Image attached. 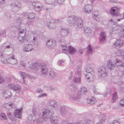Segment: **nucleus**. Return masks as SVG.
<instances>
[{
    "label": "nucleus",
    "mask_w": 124,
    "mask_h": 124,
    "mask_svg": "<svg viewBox=\"0 0 124 124\" xmlns=\"http://www.w3.org/2000/svg\"><path fill=\"white\" fill-rule=\"evenodd\" d=\"M54 113L53 111L51 110L48 109H44L42 110V116L45 121H46L49 118L51 123H57L58 121V118L57 116H52V115Z\"/></svg>",
    "instance_id": "1"
},
{
    "label": "nucleus",
    "mask_w": 124,
    "mask_h": 124,
    "mask_svg": "<svg viewBox=\"0 0 124 124\" xmlns=\"http://www.w3.org/2000/svg\"><path fill=\"white\" fill-rule=\"evenodd\" d=\"M98 75L99 78L105 80L108 73V70L105 66H101L98 69Z\"/></svg>",
    "instance_id": "2"
},
{
    "label": "nucleus",
    "mask_w": 124,
    "mask_h": 124,
    "mask_svg": "<svg viewBox=\"0 0 124 124\" xmlns=\"http://www.w3.org/2000/svg\"><path fill=\"white\" fill-rule=\"evenodd\" d=\"M38 37V34L37 33L29 32L27 34L26 38L28 40L34 43L35 44H37V43Z\"/></svg>",
    "instance_id": "3"
},
{
    "label": "nucleus",
    "mask_w": 124,
    "mask_h": 124,
    "mask_svg": "<svg viewBox=\"0 0 124 124\" xmlns=\"http://www.w3.org/2000/svg\"><path fill=\"white\" fill-rule=\"evenodd\" d=\"M32 112L33 113L29 115L28 117L27 122L29 123H33L36 119V116L39 114L38 110L35 108L33 109Z\"/></svg>",
    "instance_id": "4"
},
{
    "label": "nucleus",
    "mask_w": 124,
    "mask_h": 124,
    "mask_svg": "<svg viewBox=\"0 0 124 124\" xmlns=\"http://www.w3.org/2000/svg\"><path fill=\"white\" fill-rule=\"evenodd\" d=\"M1 61L2 63H7L15 64L17 63V60L15 58V56L14 55H12L8 59L5 60H4L3 57H1Z\"/></svg>",
    "instance_id": "5"
},
{
    "label": "nucleus",
    "mask_w": 124,
    "mask_h": 124,
    "mask_svg": "<svg viewBox=\"0 0 124 124\" xmlns=\"http://www.w3.org/2000/svg\"><path fill=\"white\" fill-rule=\"evenodd\" d=\"M69 96L70 99L72 101H78L81 98L80 95L77 91L69 93Z\"/></svg>",
    "instance_id": "6"
},
{
    "label": "nucleus",
    "mask_w": 124,
    "mask_h": 124,
    "mask_svg": "<svg viewBox=\"0 0 124 124\" xmlns=\"http://www.w3.org/2000/svg\"><path fill=\"white\" fill-rule=\"evenodd\" d=\"M50 106L54 109L56 111L59 110L60 105L57 104V102L54 100H50L48 101Z\"/></svg>",
    "instance_id": "7"
},
{
    "label": "nucleus",
    "mask_w": 124,
    "mask_h": 124,
    "mask_svg": "<svg viewBox=\"0 0 124 124\" xmlns=\"http://www.w3.org/2000/svg\"><path fill=\"white\" fill-rule=\"evenodd\" d=\"M32 5L34 7V10L37 12L41 11L43 8V6L42 3L37 1L33 2Z\"/></svg>",
    "instance_id": "8"
},
{
    "label": "nucleus",
    "mask_w": 124,
    "mask_h": 124,
    "mask_svg": "<svg viewBox=\"0 0 124 124\" xmlns=\"http://www.w3.org/2000/svg\"><path fill=\"white\" fill-rule=\"evenodd\" d=\"M7 87L8 89L12 90L17 93H20L21 91V87L19 85L10 84L8 85Z\"/></svg>",
    "instance_id": "9"
},
{
    "label": "nucleus",
    "mask_w": 124,
    "mask_h": 124,
    "mask_svg": "<svg viewBox=\"0 0 124 124\" xmlns=\"http://www.w3.org/2000/svg\"><path fill=\"white\" fill-rule=\"evenodd\" d=\"M46 3L56 5L57 3L59 4H63L65 0H44Z\"/></svg>",
    "instance_id": "10"
},
{
    "label": "nucleus",
    "mask_w": 124,
    "mask_h": 124,
    "mask_svg": "<svg viewBox=\"0 0 124 124\" xmlns=\"http://www.w3.org/2000/svg\"><path fill=\"white\" fill-rule=\"evenodd\" d=\"M92 5L90 4H87L85 5L83 8V12L86 14L90 13L93 9Z\"/></svg>",
    "instance_id": "11"
},
{
    "label": "nucleus",
    "mask_w": 124,
    "mask_h": 124,
    "mask_svg": "<svg viewBox=\"0 0 124 124\" xmlns=\"http://www.w3.org/2000/svg\"><path fill=\"white\" fill-rule=\"evenodd\" d=\"M56 42L54 40H49L46 43V46L49 48H53L56 45Z\"/></svg>",
    "instance_id": "12"
},
{
    "label": "nucleus",
    "mask_w": 124,
    "mask_h": 124,
    "mask_svg": "<svg viewBox=\"0 0 124 124\" xmlns=\"http://www.w3.org/2000/svg\"><path fill=\"white\" fill-rule=\"evenodd\" d=\"M77 19V17H75L73 16H69L68 20L69 25L70 26L74 25Z\"/></svg>",
    "instance_id": "13"
},
{
    "label": "nucleus",
    "mask_w": 124,
    "mask_h": 124,
    "mask_svg": "<svg viewBox=\"0 0 124 124\" xmlns=\"http://www.w3.org/2000/svg\"><path fill=\"white\" fill-rule=\"evenodd\" d=\"M86 78L88 81H93L94 78V72H91L84 74Z\"/></svg>",
    "instance_id": "14"
},
{
    "label": "nucleus",
    "mask_w": 124,
    "mask_h": 124,
    "mask_svg": "<svg viewBox=\"0 0 124 124\" xmlns=\"http://www.w3.org/2000/svg\"><path fill=\"white\" fill-rule=\"evenodd\" d=\"M69 32L68 29L65 28H62L60 31V35H59L58 36L65 37L67 35Z\"/></svg>",
    "instance_id": "15"
},
{
    "label": "nucleus",
    "mask_w": 124,
    "mask_h": 124,
    "mask_svg": "<svg viewBox=\"0 0 124 124\" xmlns=\"http://www.w3.org/2000/svg\"><path fill=\"white\" fill-rule=\"evenodd\" d=\"M123 40L120 39H118L116 40V42L113 43V46L116 48H119L123 46Z\"/></svg>",
    "instance_id": "16"
},
{
    "label": "nucleus",
    "mask_w": 124,
    "mask_h": 124,
    "mask_svg": "<svg viewBox=\"0 0 124 124\" xmlns=\"http://www.w3.org/2000/svg\"><path fill=\"white\" fill-rule=\"evenodd\" d=\"M33 50L32 45L31 44H28L25 45L23 48L24 52H28L32 51Z\"/></svg>",
    "instance_id": "17"
},
{
    "label": "nucleus",
    "mask_w": 124,
    "mask_h": 124,
    "mask_svg": "<svg viewBox=\"0 0 124 124\" xmlns=\"http://www.w3.org/2000/svg\"><path fill=\"white\" fill-rule=\"evenodd\" d=\"M28 21V25L30 24V23H29L30 22L33 21L35 18V15L33 13H29L27 16V17Z\"/></svg>",
    "instance_id": "18"
},
{
    "label": "nucleus",
    "mask_w": 124,
    "mask_h": 124,
    "mask_svg": "<svg viewBox=\"0 0 124 124\" xmlns=\"http://www.w3.org/2000/svg\"><path fill=\"white\" fill-rule=\"evenodd\" d=\"M106 33L105 32H101L99 37V40L100 42L103 43L106 39Z\"/></svg>",
    "instance_id": "19"
},
{
    "label": "nucleus",
    "mask_w": 124,
    "mask_h": 124,
    "mask_svg": "<svg viewBox=\"0 0 124 124\" xmlns=\"http://www.w3.org/2000/svg\"><path fill=\"white\" fill-rule=\"evenodd\" d=\"M13 48V46L10 43L8 42H6L5 44L2 45L1 46L2 50L3 51L4 49H10V48Z\"/></svg>",
    "instance_id": "20"
},
{
    "label": "nucleus",
    "mask_w": 124,
    "mask_h": 124,
    "mask_svg": "<svg viewBox=\"0 0 124 124\" xmlns=\"http://www.w3.org/2000/svg\"><path fill=\"white\" fill-rule=\"evenodd\" d=\"M107 66L108 69L112 70L115 68V65L114 63L112 62L111 60H109L107 62Z\"/></svg>",
    "instance_id": "21"
},
{
    "label": "nucleus",
    "mask_w": 124,
    "mask_h": 124,
    "mask_svg": "<svg viewBox=\"0 0 124 124\" xmlns=\"http://www.w3.org/2000/svg\"><path fill=\"white\" fill-rule=\"evenodd\" d=\"M19 74L21 75L22 78V80L21 81V82L22 83L25 84V77H24V75H25L29 78H31V76L28 74H26L25 73L21 71L19 72Z\"/></svg>",
    "instance_id": "22"
},
{
    "label": "nucleus",
    "mask_w": 124,
    "mask_h": 124,
    "mask_svg": "<svg viewBox=\"0 0 124 124\" xmlns=\"http://www.w3.org/2000/svg\"><path fill=\"white\" fill-rule=\"evenodd\" d=\"M22 108L16 110L15 112L14 113V116L16 118H20L21 117V110Z\"/></svg>",
    "instance_id": "23"
},
{
    "label": "nucleus",
    "mask_w": 124,
    "mask_h": 124,
    "mask_svg": "<svg viewBox=\"0 0 124 124\" xmlns=\"http://www.w3.org/2000/svg\"><path fill=\"white\" fill-rule=\"evenodd\" d=\"M12 94L11 92L8 90H6L3 93V95L5 98H10L12 96Z\"/></svg>",
    "instance_id": "24"
},
{
    "label": "nucleus",
    "mask_w": 124,
    "mask_h": 124,
    "mask_svg": "<svg viewBox=\"0 0 124 124\" xmlns=\"http://www.w3.org/2000/svg\"><path fill=\"white\" fill-rule=\"evenodd\" d=\"M60 113L62 116H65L67 113V111L66 110V107L63 105L61 106L60 108Z\"/></svg>",
    "instance_id": "25"
},
{
    "label": "nucleus",
    "mask_w": 124,
    "mask_h": 124,
    "mask_svg": "<svg viewBox=\"0 0 124 124\" xmlns=\"http://www.w3.org/2000/svg\"><path fill=\"white\" fill-rule=\"evenodd\" d=\"M116 8H112L110 9V12L111 15L113 16H117L118 15V13L116 10Z\"/></svg>",
    "instance_id": "26"
},
{
    "label": "nucleus",
    "mask_w": 124,
    "mask_h": 124,
    "mask_svg": "<svg viewBox=\"0 0 124 124\" xmlns=\"http://www.w3.org/2000/svg\"><path fill=\"white\" fill-rule=\"evenodd\" d=\"M69 93L76 91L77 88L74 85H70L68 86Z\"/></svg>",
    "instance_id": "27"
},
{
    "label": "nucleus",
    "mask_w": 124,
    "mask_h": 124,
    "mask_svg": "<svg viewBox=\"0 0 124 124\" xmlns=\"http://www.w3.org/2000/svg\"><path fill=\"white\" fill-rule=\"evenodd\" d=\"M76 24L78 27L80 28H81L83 26V22L82 20L80 18L77 17V19L76 20Z\"/></svg>",
    "instance_id": "28"
},
{
    "label": "nucleus",
    "mask_w": 124,
    "mask_h": 124,
    "mask_svg": "<svg viewBox=\"0 0 124 124\" xmlns=\"http://www.w3.org/2000/svg\"><path fill=\"white\" fill-rule=\"evenodd\" d=\"M87 101L88 103L93 104H94L96 102V101L95 98L94 97L90 96L88 98Z\"/></svg>",
    "instance_id": "29"
},
{
    "label": "nucleus",
    "mask_w": 124,
    "mask_h": 124,
    "mask_svg": "<svg viewBox=\"0 0 124 124\" xmlns=\"http://www.w3.org/2000/svg\"><path fill=\"white\" fill-rule=\"evenodd\" d=\"M14 104L11 102H9L7 103H5L3 105V106L9 110L11 108L14 106Z\"/></svg>",
    "instance_id": "30"
},
{
    "label": "nucleus",
    "mask_w": 124,
    "mask_h": 124,
    "mask_svg": "<svg viewBox=\"0 0 124 124\" xmlns=\"http://www.w3.org/2000/svg\"><path fill=\"white\" fill-rule=\"evenodd\" d=\"M121 60L122 61L118 59H116L115 60V62L117 67H123L124 66L123 62H124L122 60V59Z\"/></svg>",
    "instance_id": "31"
},
{
    "label": "nucleus",
    "mask_w": 124,
    "mask_h": 124,
    "mask_svg": "<svg viewBox=\"0 0 124 124\" xmlns=\"http://www.w3.org/2000/svg\"><path fill=\"white\" fill-rule=\"evenodd\" d=\"M68 51L70 54L73 55L76 52V50L75 48L70 46L68 47Z\"/></svg>",
    "instance_id": "32"
},
{
    "label": "nucleus",
    "mask_w": 124,
    "mask_h": 124,
    "mask_svg": "<svg viewBox=\"0 0 124 124\" xmlns=\"http://www.w3.org/2000/svg\"><path fill=\"white\" fill-rule=\"evenodd\" d=\"M25 33L23 34V35H19L18 37L19 40L22 43L24 42L25 40Z\"/></svg>",
    "instance_id": "33"
},
{
    "label": "nucleus",
    "mask_w": 124,
    "mask_h": 124,
    "mask_svg": "<svg viewBox=\"0 0 124 124\" xmlns=\"http://www.w3.org/2000/svg\"><path fill=\"white\" fill-rule=\"evenodd\" d=\"M41 70L42 74L44 75H46L47 74L48 71V69L45 66L41 67Z\"/></svg>",
    "instance_id": "34"
},
{
    "label": "nucleus",
    "mask_w": 124,
    "mask_h": 124,
    "mask_svg": "<svg viewBox=\"0 0 124 124\" xmlns=\"http://www.w3.org/2000/svg\"><path fill=\"white\" fill-rule=\"evenodd\" d=\"M47 25L49 28L54 29L55 27V24L54 23H50L47 21Z\"/></svg>",
    "instance_id": "35"
},
{
    "label": "nucleus",
    "mask_w": 124,
    "mask_h": 124,
    "mask_svg": "<svg viewBox=\"0 0 124 124\" xmlns=\"http://www.w3.org/2000/svg\"><path fill=\"white\" fill-rule=\"evenodd\" d=\"M94 72L93 68L90 67H87L86 68L84 72V74Z\"/></svg>",
    "instance_id": "36"
},
{
    "label": "nucleus",
    "mask_w": 124,
    "mask_h": 124,
    "mask_svg": "<svg viewBox=\"0 0 124 124\" xmlns=\"http://www.w3.org/2000/svg\"><path fill=\"white\" fill-rule=\"evenodd\" d=\"M86 52L88 54H91L93 52V50L91 46L89 45L86 48Z\"/></svg>",
    "instance_id": "37"
},
{
    "label": "nucleus",
    "mask_w": 124,
    "mask_h": 124,
    "mask_svg": "<svg viewBox=\"0 0 124 124\" xmlns=\"http://www.w3.org/2000/svg\"><path fill=\"white\" fill-rule=\"evenodd\" d=\"M15 7L14 8V9H16V10H14L15 12H16L19 10V8L21 7L20 4L18 2H16L14 4Z\"/></svg>",
    "instance_id": "38"
},
{
    "label": "nucleus",
    "mask_w": 124,
    "mask_h": 124,
    "mask_svg": "<svg viewBox=\"0 0 124 124\" xmlns=\"http://www.w3.org/2000/svg\"><path fill=\"white\" fill-rule=\"evenodd\" d=\"M87 92V90L85 87L83 86L81 87L80 92L81 94L85 95Z\"/></svg>",
    "instance_id": "39"
},
{
    "label": "nucleus",
    "mask_w": 124,
    "mask_h": 124,
    "mask_svg": "<svg viewBox=\"0 0 124 124\" xmlns=\"http://www.w3.org/2000/svg\"><path fill=\"white\" fill-rule=\"evenodd\" d=\"M57 39L59 42L61 44L62 46L66 43L65 41L62 38H61L60 37L58 36Z\"/></svg>",
    "instance_id": "40"
},
{
    "label": "nucleus",
    "mask_w": 124,
    "mask_h": 124,
    "mask_svg": "<svg viewBox=\"0 0 124 124\" xmlns=\"http://www.w3.org/2000/svg\"><path fill=\"white\" fill-rule=\"evenodd\" d=\"M124 53V51L122 50L119 49L117 50L116 52V55L118 56L122 55Z\"/></svg>",
    "instance_id": "41"
},
{
    "label": "nucleus",
    "mask_w": 124,
    "mask_h": 124,
    "mask_svg": "<svg viewBox=\"0 0 124 124\" xmlns=\"http://www.w3.org/2000/svg\"><path fill=\"white\" fill-rule=\"evenodd\" d=\"M106 118L105 116H101L99 121L97 123V124H101L103 123L106 120Z\"/></svg>",
    "instance_id": "42"
},
{
    "label": "nucleus",
    "mask_w": 124,
    "mask_h": 124,
    "mask_svg": "<svg viewBox=\"0 0 124 124\" xmlns=\"http://www.w3.org/2000/svg\"><path fill=\"white\" fill-rule=\"evenodd\" d=\"M7 117L5 114L4 113L0 114V119L2 120H5L7 119Z\"/></svg>",
    "instance_id": "43"
},
{
    "label": "nucleus",
    "mask_w": 124,
    "mask_h": 124,
    "mask_svg": "<svg viewBox=\"0 0 124 124\" xmlns=\"http://www.w3.org/2000/svg\"><path fill=\"white\" fill-rule=\"evenodd\" d=\"M117 93L115 92L113 94V97L111 101L112 102H114L117 98Z\"/></svg>",
    "instance_id": "44"
},
{
    "label": "nucleus",
    "mask_w": 124,
    "mask_h": 124,
    "mask_svg": "<svg viewBox=\"0 0 124 124\" xmlns=\"http://www.w3.org/2000/svg\"><path fill=\"white\" fill-rule=\"evenodd\" d=\"M44 119L43 116L42 118H39L37 119V122L38 124H42L43 122Z\"/></svg>",
    "instance_id": "45"
},
{
    "label": "nucleus",
    "mask_w": 124,
    "mask_h": 124,
    "mask_svg": "<svg viewBox=\"0 0 124 124\" xmlns=\"http://www.w3.org/2000/svg\"><path fill=\"white\" fill-rule=\"evenodd\" d=\"M5 20H9L11 18L10 13H7L5 15Z\"/></svg>",
    "instance_id": "46"
},
{
    "label": "nucleus",
    "mask_w": 124,
    "mask_h": 124,
    "mask_svg": "<svg viewBox=\"0 0 124 124\" xmlns=\"http://www.w3.org/2000/svg\"><path fill=\"white\" fill-rule=\"evenodd\" d=\"M76 73L77 75H79L81 73V66H78L77 68Z\"/></svg>",
    "instance_id": "47"
},
{
    "label": "nucleus",
    "mask_w": 124,
    "mask_h": 124,
    "mask_svg": "<svg viewBox=\"0 0 124 124\" xmlns=\"http://www.w3.org/2000/svg\"><path fill=\"white\" fill-rule=\"evenodd\" d=\"M84 31L85 32L87 33H90L91 32V30L90 28L86 27L84 28Z\"/></svg>",
    "instance_id": "48"
},
{
    "label": "nucleus",
    "mask_w": 124,
    "mask_h": 124,
    "mask_svg": "<svg viewBox=\"0 0 124 124\" xmlns=\"http://www.w3.org/2000/svg\"><path fill=\"white\" fill-rule=\"evenodd\" d=\"M73 81L76 83H79L81 81V79L80 77L75 78L73 80Z\"/></svg>",
    "instance_id": "49"
},
{
    "label": "nucleus",
    "mask_w": 124,
    "mask_h": 124,
    "mask_svg": "<svg viewBox=\"0 0 124 124\" xmlns=\"http://www.w3.org/2000/svg\"><path fill=\"white\" fill-rule=\"evenodd\" d=\"M50 76L53 78L55 77L56 75L55 73L53 71H51L49 74Z\"/></svg>",
    "instance_id": "50"
},
{
    "label": "nucleus",
    "mask_w": 124,
    "mask_h": 124,
    "mask_svg": "<svg viewBox=\"0 0 124 124\" xmlns=\"http://www.w3.org/2000/svg\"><path fill=\"white\" fill-rule=\"evenodd\" d=\"M6 31L5 30L0 32V36H1L3 37H5L6 36Z\"/></svg>",
    "instance_id": "51"
},
{
    "label": "nucleus",
    "mask_w": 124,
    "mask_h": 124,
    "mask_svg": "<svg viewBox=\"0 0 124 124\" xmlns=\"http://www.w3.org/2000/svg\"><path fill=\"white\" fill-rule=\"evenodd\" d=\"M62 51L64 53H66L67 52V46H66L62 45Z\"/></svg>",
    "instance_id": "52"
},
{
    "label": "nucleus",
    "mask_w": 124,
    "mask_h": 124,
    "mask_svg": "<svg viewBox=\"0 0 124 124\" xmlns=\"http://www.w3.org/2000/svg\"><path fill=\"white\" fill-rule=\"evenodd\" d=\"M7 114L9 119L11 121H13V118L12 116L11 113L8 112L7 113Z\"/></svg>",
    "instance_id": "53"
},
{
    "label": "nucleus",
    "mask_w": 124,
    "mask_h": 124,
    "mask_svg": "<svg viewBox=\"0 0 124 124\" xmlns=\"http://www.w3.org/2000/svg\"><path fill=\"white\" fill-rule=\"evenodd\" d=\"M120 105L122 107H124V99H122L120 101Z\"/></svg>",
    "instance_id": "54"
},
{
    "label": "nucleus",
    "mask_w": 124,
    "mask_h": 124,
    "mask_svg": "<svg viewBox=\"0 0 124 124\" xmlns=\"http://www.w3.org/2000/svg\"><path fill=\"white\" fill-rule=\"evenodd\" d=\"M43 92V90L40 88H38L36 90V92L37 93H41Z\"/></svg>",
    "instance_id": "55"
},
{
    "label": "nucleus",
    "mask_w": 124,
    "mask_h": 124,
    "mask_svg": "<svg viewBox=\"0 0 124 124\" xmlns=\"http://www.w3.org/2000/svg\"><path fill=\"white\" fill-rule=\"evenodd\" d=\"M37 64L36 63H34L31 66V68L32 69H34L37 68Z\"/></svg>",
    "instance_id": "56"
},
{
    "label": "nucleus",
    "mask_w": 124,
    "mask_h": 124,
    "mask_svg": "<svg viewBox=\"0 0 124 124\" xmlns=\"http://www.w3.org/2000/svg\"><path fill=\"white\" fill-rule=\"evenodd\" d=\"M92 15L94 19H96L98 17V14L95 13H92Z\"/></svg>",
    "instance_id": "57"
},
{
    "label": "nucleus",
    "mask_w": 124,
    "mask_h": 124,
    "mask_svg": "<svg viewBox=\"0 0 124 124\" xmlns=\"http://www.w3.org/2000/svg\"><path fill=\"white\" fill-rule=\"evenodd\" d=\"M85 124H94V123L93 121L88 120L86 121Z\"/></svg>",
    "instance_id": "58"
},
{
    "label": "nucleus",
    "mask_w": 124,
    "mask_h": 124,
    "mask_svg": "<svg viewBox=\"0 0 124 124\" xmlns=\"http://www.w3.org/2000/svg\"><path fill=\"white\" fill-rule=\"evenodd\" d=\"M16 23L18 25H20V24L21 22V20L19 18H18V19L16 21Z\"/></svg>",
    "instance_id": "59"
},
{
    "label": "nucleus",
    "mask_w": 124,
    "mask_h": 124,
    "mask_svg": "<svg viewBox=\"0 0 124 124\" xmlns=\"http://www.w3.org/2000/svg\"><path fill=\"white\" fill-rule=\"evenodd\" d=\"M47 95V94L46 93H42L40 95H38V98L42 97L44 96H46Z\"/></svg>",
    "instance_id": "60"
},
{
    "label": "nucleus",
    "mask_w": 124,
    "mask_h": 124,
    "mask_svg": "<svg viewBox=\"0 0 124 124\" xmlns=\"http://www.w3.org/2000/svg\"><path fill=\"white\" fill-rule=\"evenodd\" d=\"M110 124H120V123L116 120H114L110 123Z\"/></svg>",
    "instance_id": "61"
},
{
    "label": "nucleus",
    "mask_w": 124,
    "mask_h": 124,
    "mask_svg": "<svg viewBox=\"0 0 124 124\" xmlns=\"http://www.w3.org/2000/svg\"><path fill=\"white\" fill-rule=\"evenodd\" d=\"M64 62V60H59L58 61L57 64L59 65L60 66L61 64Z\"/></svg>",
    "instance_id": "62"
},
{
    "label": "nucleus",
    "mask_w": 124,
    "mask_h": 124,
    "mask_svg": "<svg viewBox=\"0 0 124 124\" xmlns=\"http://www.w3.org/2000/svg\"><path fill=\"white\" fill-rule=\"evenodd\" d=\"M120 36L121 38H124V30H123V31L121 32Z\"/></svg>",
    "instance_id": "63"
},
{
    "label": "nucleus",
    "mask_w": 124,
    "mask_h": 124,
    "mask_svg": "<svg viewBox=\"0 0 124 124\" xmlns=\"http://www.w3.org/2000/svg\"><path fill=\"white\" fill-rule=\"evenodd\" d=\"M4 80L5 81V80L7 82H10L11 81V78L8 77L5 78Z\"/></svg>",
    "instance_id": "64"
}]
</instances>
